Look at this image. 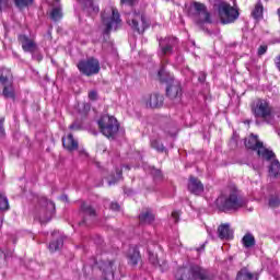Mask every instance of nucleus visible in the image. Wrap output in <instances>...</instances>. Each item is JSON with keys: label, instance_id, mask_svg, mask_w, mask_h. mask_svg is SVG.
<instances>
[{"label": "nucleus", "instance_id": "nucleus-39", "mask_svg": "<svg viewBox=\"0 0 280 280\" xmlns=\"http://www.w3.org/2000/svg\"><path fill=\"white\" fill-rule=\"evenodd\" d=\"M110 209H112V211H119V209H120L119 203L112 202L110 203Z\"/></svg>", "mask_w": 280, "mask_h": 280}, {"label": "nucleus", "instance_id": "nucleus-6", "mask_svg": "<svg viewBox=\"0 0 280 280\" xmlns=\"http://www.w3.org/2000/svg\"><path fill=\"white\" fill-rule=\"evenodd\" d=\"M188 16L192 19L197 25L211 23V14L207 11V7L200 2H194L188 9Z\"/></svg>", "mask_w": 280, "mask_h": 280}, {"label": "nucleus", "instance_id": "nucleus-45", "mask_svg": "<svg viewBox=\"0 0 280 280\" xmlns=\"http://www.w3.org/2000/svg\"><path fill=\"white\" fill-rule=\"evenodd\" d=\"M70 130H78V128H80V127H78V125H75V124H72V125H70Z\"/></svg>", "mask_w": 280, "mask_h": 280}, {"label": "nucleus", "instance_id": "nucleus-46", "mask_svg": "<svg viewBox=\"0 0 280 280\" xmlns=\"http://www.w3.org/2000/svg\"><path fill=\"white\" fill-rule=\"evenodd\" d=\"M198 253H200V250H205V244L201 245V247L197 248Z\"/></svg>", "mask_w": 280, "mask_h": 280}, {"label": "nucleus", "instance_id": "nucleus-18", "mask_svg": "<svg viewBox=\"0 0 280 280\" xmlns=\"http://www.w3.org/2000/svg\"><path fill=\"white\" fill-rule=\"evenodd\" d=\"M269 162V166H268V173L270 178H279L280 176V163L279 160H277L275 153L273 156L269 160H266Z\"/></svg>", "mask_w": 280, "mask_h": 280}, {"label": "nucleus", "instance_id": "nucleus-43", "mask_svg": "<svg viewBox=\"0 0 280 280\" xmlns=\"http://www.w3.org/2000/svg\"><path fill=\"white\" fill-rule=\"evenodd\" d=\"M120 3H125L126 5H132L135 0H120Z\"/></svg>", "mask_w": 280, "mask_h": 280}, {"label": "nucleus", "instance_id": "nucleus-3", "mask_svg": "<svg viewBox=\"0 0 280 280\" xmlns=\"http://www.w3.org/2000/svg\"><path fill=\"white\" fill-rule=\"evenodd\" d=\"M176 280H213V276L207 269L195 265L190 267H180L176 275Z\"/></svg>", "mask_w": 280, "mask_h": 280}, {"label": "nucleus", "instance_id": "nucleus-20", "mask_svg": "<svg viewBox=\"0 0 280 280\" xmlns=\"http://www.w3.org/2000/svg\"><path fill=\"white\" fill-rule=\"evenodd\" d=\"M115 262L113 261H107L104 262L103 266L101 267L103 270V277L105 280H112L115 279Z\"/></svg>", "mask_w": 280, "mask_h": 280}, {"label": "nucleus", "instance_id": "nucleus-10", "mask_svg": "<svg viewBox=\"0 0 280 280\" xmlns=\"http://www.w3.org/2000/svg\"><path fill=\"white\" fill-rule=\"evenodd\" d=\"M127 23L130 25V27H132V30L138 32V34H143L145 30L150 27V23L145 19L143 12L133 11L129 13Z\"/></svg>", "mask_w": 280, "mask_h": 280}, {"label": "nucleus", "instance_id": "nucleus-34", "mask_svg": "<svg viewBox=\"0 0 280 280\" xmlns=\"http://www.w3.org/2000/svg\"><path fill=\"white\" fill-rule=\"evenodd\" d=\"M151 148L158 150V152H163V150H165V147H163V143H161L159 140H152Z\"/></svg>", "mask_w": 280, "mask_h": 280}, {"label": "nucleus", "instance_id": "nucleus-30", "mask_svg": "<svg viewBox=\"0 0 280 280\" xmlns=\"http://www.w3.org/2000/svg\"><path fill=\"white\" fill-rule=\"evenodd\" d=\"M8 209H10L8 197L0 192V211H8Z\"/></svg>", "mask_w": 280, "mask_h": 280}, {"label": "nucleus", "instance_id": "nucleus-8", "mask_svg": "<svg viewBox=\"0 0 280 280\" xmlns=\"http://www.w3.org/2000/svg\"><path fill=\"white\" fill-rule=\"evenodd\" d=\"M252 113L256 119L268 121V119H272V105L268 100L258 98L253 103Z\"/></svg>", "mask_w": 280, "mask_h": 280}, {"label": "nucleus", "instance_id": "nucleus-19", "mask_svg": "<svg viewBox=\"0 0 280 280\" xmlns=\"http://www.w3.org/2000/svg\"><path fill=\"white\" fill-rule=\"evenodd\" d=\"M218 235L220 240H233V230L229 223H223L218 228Z\"/></svg>", "mask_w": 280, "mask_h": 280}, {"label": "nucleus", "instance_id": "nucleus-33", "mask_svg": "<svg viewBox=\"0 0 280 280\" xmlns=\"http://www.w3.org/2000/svg\"><path fill=\"white\" fill-rule=\"evenodd\" d=\"M32 3H34V0H15V5L20 9L27 8Z\"/></svg>", "mask_w": 280, "mask_h": 280}, {"label": "nucleus", "instance_id": "nucleus-4", "mask_svg": "<svg viewBox=\"0 0 280 280\" xmlns=\"http://www.w3.org/2000/svg\"><path fill=\"white\" fill-rule=\"evenodd\" d=\"M102 23L105 27L104 33L109 34L113 30H117L121 25L119 11L115 7L109 5L101 14Z\"/></svg>", "mask_w": 280, "mask_h": 280}, {"label": "nucleus", "instance_id": "nucleus-37", "mask_svg": "<svg viewBox=\"0 0 280 280\" xmlns=\"http://www.w3.org/2000/svg\"><path fill=\"white\" fill-rule=\"evenodd\" d=\"M266 51H268V46L261 45V46L258 47L257 55L258 56H264L266 54Z\"/></svg>", "mask_w": 280, "mask_h": 280}, {"label": "nucleus", "instance_id": "nucleus-25", "mask_svg": "<svg viewBox=\"0 0 280 280\" xmlns=\"http://www.w3.org/2000/svg\"><path fill=\"white\" fill-rule=\"evenodd\" d=\"M252 15L256 21H261V19H264V4L261 1H258L255 4L254 10L252 11Z\"/></svg>", "mask_w": 280, "mask_h": 280}, {"label": "nucleus", "instance_id": "nucleus-15", "mask_svg": "<svg viewBox=\"0 0 280 280\" xmlns=\"http://www.w3.org/2000/svg\"><path fill=\"white\" fill-rule=\"evenodd\" d=\"M19 40L22 45L23 51H27L28 54H34L38 46H36V42L34 39L27 37V35H20Z\"/></svg>", "mask_w": 280, "mask_h": 280}, {"label": "nucleus", "instance_id": "nucleus-5", "mask_svg": "<svg viewBox=\"0 0 280 280\" xmlns=\"http://www.w3.org/2000/svg\"><path fill=\"white\" fill-rule=\"evenodd\" d=\"M214 8L218 10L219 19L223 25L234 23L240 16V12L223 0H215Z\"/></svg>", "mask_w": 280, "mask_h": 280}, {"label": "nucleus", "instance_id": "nucleus-53", "mask_svg": "<svg viewBox=\"0 0 280 280\" xmlns=\"http://www.w3.org/2000/svg\"><path fill=\"white\" fill-rule=\"evenodd\" d=\"M171 248H174V246L171 245Z\"/></svg>", "mask_w": 280, "mask_h": 280}, {"label": "nucleus", "instance_id": "nucleus-38", "mask_svg": "<svg viewBox=\"0 0 280 280\" xmlns=\"http://www.w3.org/2000/svg\"><path fill=\"white\" fill-rule=\"evenodd\" d=\"M171 218H172L173 222H175V223L178 222V220L180 218V212L176 211V210L173 211Z\"/></svg>", "mask_w": 280, "mask_h": 280}, {"label": "nucleus", "instance_id": "nucleus-22", "mask_svg": "<svg viewBox=\"0 0 280 280\" xmlns=\"http://www.w3.org/2000/svg\"><path fill=\"white\" fill-rule=\"evenodd\" d=\"M83 9L86 10L90 14H97L100 12V7L93 4V0H78Z\"/></svg>", "mask_w": 280, "mask_h": 280}, {"label": "nucleus", "instance_id": "nucleus-32", "mask_svg": "<svg viewBox=\"0 0 280 280\" xmlns=\"http://www.w3.org/2000/svg\"><path fill=\"white\" fill-rule=\"evenodd\" d=\"M268 205H269V207H270L271 209H277V207L280 206V199H279V197H278V196H271V197L269 198Z\"/></svg>", "mask_w": 280, "mask_h": 280}, {"label": "nucleus", "instance_id": "nucleus-41", "mask_svg": "<svg viewBox=\"0 0 280 280\" xmlns=\"http://www.w3.org/2000/svg\"><path fill=\"white\" fill-rule=\"evenodd\" d=\"M89 97H90L91 100H97V92L91 91V92L89 93Z\"/></svg>", "mask_w": 280, "mask_h": 280}, {"label": "nucleus", "instance_id": "nucleus-7", "mask_svg": "<svg viewBox=\"0 0 280 280\" xmlns=\"http://www.w3.org/2000/svg\"><path fill=\"white\" fill-rule=\"evenodd\" d=\"M97 124L102 135L107 139H113L119 132V121L114 116L105 114L98 119Z\"/></svg>", "mask_w": 280, "mask_h": 280}, {"label": "nucleus", "instance_id": "nucleus-12", "mask_svg": "<svg viewBox=\"0 0 280 280\" xmlns=\"http://www.w3.org/2000/svg\"><path fill=\"white\" fill-rule=\"evenodd\" d=\"M78 69L83 75H96V73H100V61L95 58L81 60L78 63Z\"/></svg>", "mask_w": 280, "mask_h": 280}, {"label": "nucleus", "instance_id": "nucleus-40", "mask_svg": "<svg viewBox=\"0 0 280 280\" xmlns=\"http://www.w3.org/2000/svg\"><path fill=\"white\" fill-rule=\"evenodd\" d=\"M3 121H5V119H0V135L3 136L5 135V129L3 128Z\"/></svg>", "mask_w": 280, "mask_h": 280}, {"label": "nucleus", "instance_id": "nucleus-23", "mask_svg": "<svg viewBox=\"0 0 280 280\" xmlns=\"http://www.w3.org/2000/svg\"><path fill=\"white\" fill-rule=\"evenodd\" d=\"M127 257L131 266H137V264H139V259H141V255L137 247H130Z\"/></svg>", "mask_w": 280, "mask_h": 280}, {"label": "nucleus", "instance_id": "nucleus-16", "mask_svg": "<svg viewBox=\"0 0 280 280\" xmlns=\"http://www.w3.org/2000/svg\"><path fill=\"white\" fill-rule=\"evenodd\" d=\"M188 190L190 194H195V196H200V194L205 191V186L202 185L201 180L194 176H190L188 182Z\"/></svg>", "mask_w": 280, "mask_h": 280}, {"label": "nucleus", "instance_id": "nucleus-27", "mask_svg": "<svg viewBox=\"0 0 280 280\" xmlns=\"http://www.w3.org/2000/svg\"><path fill=\"white\" fill-rule=\"evenodd\" d=\"M51 21H60L62 19V7H54L49 13Z\"/></svg>", "mask_w": 280, "mask_h": 280}, {"label": "nucleus", "instance_id": "nucleus-42", "mask_svg": "<svg viewBox=\"0 0 280 280\" xmlns=\"http://www.w3.org/2000/svg\"><path fill=\"white\" fill-rule=\"evenodd\" d=\"M3 8H8V0H0V10H3Z\"/></svg>", "mask_w": 280, "mask_h": 280}, {"label": "nucleus", "instance_id": "nucleus-35", "mask_svg": "<svg viewBox=\"0 0 280 280\" xmlns=\"http://www.w3.org/2000/svg\"><path fill=\"white\" fill-rule=\"evenodd\" d=\"M117 180H121V170L116 171V176H114V179L108 180V185H115Z\"/></svg>", "mask_w": 280, "mask_h": 280}, {"label": "nucleus", "instance_id": "nucleus-9", "mask_svg": "<svg viewBox=\"0 0 280 280\" xmlns=\"http://www.w3.org/2000/svg\"><path fill=\"white\" fill-rule=\"evenodd\" d=\"M245 148L248 150H256L258 156H260L262 161H269V159L275 156V152L266 149V147H264V142L259 141V138L255 135H252L249 138L245 139Z\"/></svg>", "mask_w": 280, "mask_h": 280}, {"label": "nucleus", "instance_id": "nucleus-48", "mask_svg": "<svg viewBox=\"0 0 280 280\" xmlns=\"http://www.w3.org/2000/svg\"><path fill=\"white\" fill-rule=\"evenodd\" d=\"M158 177H161V171H155Z\"/></svg>", "mask_w": 280, "mask_h": 280}, {"label": "nucleus", "instance_id": "nucleus-13", "mask_svg": "<svg viewBox=\"0 0 280 280\" xmlns=\"http://www.w3.org/2000/svg\"><path fill=\"white\" fill-rule=\"evenodd\" d=\"M177 43L178 39H176V37H166L161 39L159 43L160 48L158 50V56H160V58H163V56H171V54H174V48Z\"/></svg>", "mask_w": 280, "mask_h": 280}, {"label": "nucleus", "instance_id": "nucleus-28", "mask_svg": "<svg viewBox=\"0 0 280 280\" xmlns=\"http://www.w3.org/2000/svg\"><path fill=\"white\" fill-rule=\"evenodd\" d=\"M63 245V241H62V236H59L56 241H52L48 248L50 250V253H56V250H60V248H62Z\"/></svg>", "mask_w": 280, "mask_h": 280}, {"label": "nucleus", "instance_id": "nucleus-54", "mask_svg": "<svg viewBox=\"0 0 280 280\" xmlns=\"http://www.w3.org/2000/svg\"><path fill=\"white\" fill-rule=\"evenodd\" d=\"M52 235H56V233H52Z\"/></svg>", "mask_w": 280, "mask_h": 280}, {"label": "nucleus", "instance_id": "nucleus-36", "mask_svg": "<svg viewBox=\"0 0 280 280\" xmlns=\"http://www.w3.org/2000/svg\"><path fill=\"white\" fill-rule=\"evenodd\" d=\"M149 261H151L153 266H156V264H159V259L156 258V255H154V253L152 252H149Z\"/></svg>", "mask_w": 280, "mask_h": 280}, {"label": "nucleus", "instance_id": "nucleus-14", "mask_svg": "<svg viewBox=\"0 0 280 280\" xmlns=\"http://www.w3.org/2000/svg\"><path fill=\"white\" fill-rule=\"evenodd\" d=\"M2 90V95L10 100H14V85H12V79H10V72L7 71L5 74L0 75V91Z\"/></svg>", "mask_w": 280, "mask_h": 280}, {"label": "nucleus", "instance_id": "nucleus-49", "mask_svg": "<svg viewBox=\"0 0 280 280\" xmlns=\"http://www.w3.org/2000/svg\"><path fill=\"white\" fill-rule=\"evenodd\" d=\"M60 198L66 201L68 200V197L66 195L61 196Z\"/></svg>", "mask_w": 280, "mask_h": 280}, {"label": "nucleus", "instance_id": "nucleus-24", "mask_svg": "<svg viewBox=\"0 0 280 280\" xmlns=\"http://www.w3.org/2000/svg\"><path fill=\"white\" fill-rule=\"evenodd\" d=\"M139 220L141 224H152L154 222V213L152 210L147 209L139 215Z\"/></svg>", "mask_w": 280, "mask_h": 280}, {"label": "nucleus", "instance_id": "nucleus-1", "mask_svg": "<svg viewBox=\"0 0 280 280\" xmlns=\"http://www.w3.org/2000/svg\"><path fill=\"white\" fill-rule=\"evenodd\" d=\"M217 207L221 211H237L242 207H246V199L240 196L237 189L228 190L217 199Z\"/></svg>", "mask_w": 280, "mask_h": 280}, {"label": "nucleus", "instance_id": "nucleus-44", "mask_svg": "<svg viewBox=\"0 0 280 280\" xmlns=\"http://www.w3.org/2000/svg\"><path fill=\"white\" fill-rule=\"evenodd\" d=\"M33 58L38 61L43 60L42 55H33Z\"/></svg>", "mask_w": 280, "mask_h": 280}, {"label": "nucleus", "instance_id": "nucleus-47", "mask_svg": "<svg viewBox=\"0 0 280 280\" xmlns=\"http://www.w3.org/2000/svg\"><path fill=\"white\" fill-rule=\"evenodd\" d=\"M278 21L280 22V8L277 10Z\"/></svg>", "mask_w": 280, "mask_h": 280}, {"label": "nucleus", "instance_id": "nucleus-26", "mask_svg": "<svg viewBox=\"0 0 280 280\" xmlns=\"http://www.w3.org/2000/svg\"><path fill=\"white\" fill-rule=\"evenodd\" d=\"M236 280H257V276L250 273L248 269H242L237 276Z\"/></svg>", "mask_w": 280, "mask_h": 280}, {"label": "nucleus", "instance_id": "nucleus-29", "mask_svg": "<svg viewBox=\"0 0 280 280\" xmlns=\"http://www.w3.org/2000/svg\"><path fill=\"white\" fill-rule=\"evenodd\" d=\"M243 245L245 246V248H253V246L255 245V236H253V234H245L243 240H242Z\"/></svg>", "mask_w": 280, "mask_h": 280}, {"label": "nucleus", "instance_id": "nucleus-17", "mask_svg": "<svg viewBox=\"0 0 280 280\" xmlns=\"http://www.w3.org/2000/svg\"><path fill=\"white\" fill-rule=\"evenodd\" d=\"M147 108H159L163 106V96L160 94H151L144 97Z\"/></svg>", "mask_w": 280, "mask_h": 280}, {"label": "nucleus", "instance_id": "nucleus-52", "mask_svg": "<svg viewBox=\"0 0 280 280\" xmlns=\"http://www.w3.org/2000/svg\"><path fill=\"white\" fill-rule=\"evenodd\" d=\"M175 244L176 246H178L180 244V241H176Z\"/></svg>", "mask_w": 280, "mask_h": 280}, {"label": "nucleus", "instance_id": "nucleus-21", "mask_svg": "<svg viewBox=\"0 0 280 280\" xmlns=\"http://www.w3.org/2000/svg\"><path fill=\"white\" fill-rule=\"evenodd\" d=\"M63 148L69 152H73L78 148V140L73 139V135H68L67 137L62 138Z\"/></svg>", "mask_w": 280, "mask_h": 280}, {"label": "nucleus", "instance_id": "nucleus-31", "mask_svg": "<svg viewBox=\"0 0 280 280\" xmlns=\"http://www.w3.org/2000/svg\"><path fill=\"white\" fill-rule=\"evenodd\" d=\"M81 211H83L85 215H90V218H95V210L90 206H86V203L81 206Z\"/></svg>", "mask_w": 280, "mask_h": 280}, {"label": "nucleus", "instance_id": "nucleus-50", "mask_svg": "<svg viewBox=\"0 0 280 280\" xmlns=\"http://www.w3.org/2000/svg\"><path fill=\"white\" fill-rule=\"evenodd\" d=\"M207 233L210 237H213V234H211L210 230H207Z\"/></svg>", "mask_w": 280, "mask_h": 280}, {"label": "nucleus", "instance_id": "nucleus-51", "mask_svg": "<svg viewBox=\"0 0 280 280\" xmlns=\"http://www.w3.org/2000/svg\"><path fill=\"white\" fill-rule=\"evenodd\" d=\"M200 82H205V75H202V78H199Z\"/></svg>", "mask_w": 280, "mask_h": 280}, {"label": "nucleus", "instance_id": "nucleus-2", "mask_svg": "<svg viewBox=\"0 0 280 280\" xmlns=\"http://www.w3.org/2000/svg\"><path fill=\"white\" fill-rule=\"evenodd\" d=\"M158 75L161 82L168 83L166 88V96L173 102H180V97H183V88L180 86V82L174 80V75L167 72V70H165V67H162L159 70Z\"/></svg>", "mask_w": 280, "mask_h": 280}, {"label": "nucleus", "instance_id": "nucleus-11", "mask_svg": "<svg viewBox=\"0 0 280 280\" xmlns=\"http://www.w3.org/2000/svg\"><path fill=\"white\" fill-rule=\"evenodd\" d=\"M39 205H42V209L39 215L36 218H38L42 224H45V222H49L56 214V203L54 201H48L47 198L43 197L39 200Z\"/></svg>", "mask_w": 280, "mask_h": 280}]
</instances>
